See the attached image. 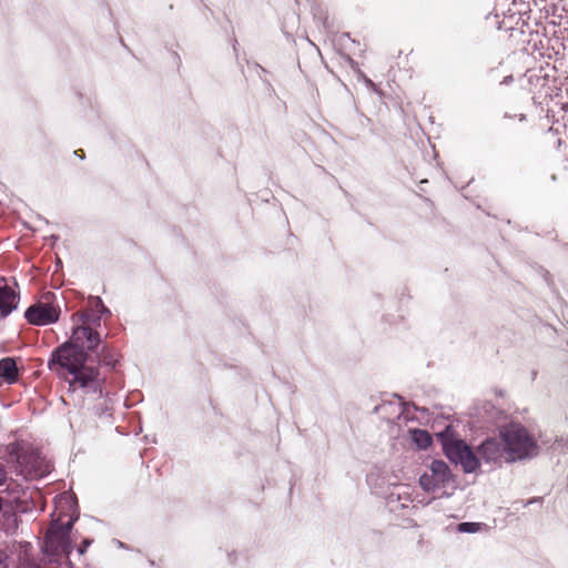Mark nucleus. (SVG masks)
I'll return each instance as SVG.
<instances>
[{
	"label": "nucleus",
	"mask_w": 568,
	"mask_h": 568,
	"mask_svg": "<svg viewBox=\"0 0 568 568\" xmlns=\"http://www.w3.org/2000/svg\"><path fill=\"white\" fill-rule=\"evenodd\" d=\"M60 313V307L47 300L29 306L24 317L29 324L44 326L55 323L59 320Z\"/></svg>",
	"instance_id": "obj_7"
},
{
	"label": "nucleus",
	"mask_w": 568,
	"mask_h": 568,
	"mask_svg": "<svg viewBox=\"0 0 568 568\" xmlns=\"http://www.w3.org/2000/svg\"><path fill=\"white\" fill-rule=\"evenodd\" d=\"M73 321H75L78 325L72 329V335L67 342L90 355V352H93L101 343L99 332L93 328L95 324L100 325V316H95L92 311L88 310L75 313Z\"/></svg>",
	"instance_id": "obj_4"
},
{
	"label": "nucleus",
	"mask_w": 568,
	"mask_h": 568,
	"mask_svg": "<svg viewBox=\"0 0 568 568\" xmlns=\"http://www.w3.org/2000/svg\"><path fill=\"white\" fill-rule=\"evenodd\" d=\"M91 544V541L89 539H85L82 541V545L79 547V554L83 555L87 547Z\"/></svg>",
	"instance_id": "obj_17"
},
{
	"label": "nucleus",
	"mask_w": 568,
	"mask_h": 568,
	"mask_svg": "<svg viewBox=\"0 0 568 568\" xmlns=\"http://www.w3.org/2000/svg\"><path fill=\"white\" fill-rule=\"evenodd\" d=\"M78 152H82V150L74 151V154H78V156H81V153H78Z\"/></svg>",
	"instance_id": "obj_23"
},
{
	"label": "nucleus",
	"mask_w": 568,
	"mask_h": 568,
	"mask_svg": "<svg viewBox=\"0 0 568 568\" xmlns=\"http://www.w3.org/2000/svg\"><path fill=\"white\" fill-rule=\"evenodd\" d=\"M8 460L16 463L20 474L30 476L37 474L39 467L38 454L22 442H13L7 445Z\"/></svg>",
	"instance_id": "obj_5"
},
{
	"label": "nucleus",
	"mask_w": 568,
	"mask_h": 568,
	"mask_svg": "<svg viewBox=\"0 0 568 568\" xmlns=\"http://www.w3.org/2000/svg\"><path fill=\"white\" fill-rule=\"evenodd\" d=\"M499 438L505 444L506 460L531 458L538 454L537 439L519 423H510L499 432Z\"/></svg>",
	"instance_id": "obj_3"
},
{
	"label": "nucleus",
	"mask_w": 568,
	"mask_h": 568,
	"mask_svg": "<svg viewBox=\"0 0 568 568\" xmlns=\"http://www.w3.org/2000/svg\"><path fill=\"white\" fill-rule=\"evenodd\" d=\"M452 478L453 475L448 465L443 460H434L429 466V471L420 476L419 485L425 491L434 493L446 487Z\"/></svg>",
	"instance_id": "obj_6"
},
{
	"label": "nucleus",
	"mask_w": 568,
	"mask_h": 568,
	"mask_svg": "<svg viewBox=\"0 0 568 568\" xmlns=\"http://www.w3.org/2000/svg\"><path fill=\"white\" fill-rule=\"evenodd\" d=\"M18 303V295L9 286H0V317L8 316Z\"/></svg>",
	"instance_id": "obj_9"
},
{
	"label": "nucleus",
	"mask_w": 568,
	"mask_h": 568,
	"mask_svg": "<svg viewBox=\"0 0 568 568\" xmlns=\"http://www.w3.org/2000/svg\"><path fill=\"white\" fill-rule=\"evenodd\" d=\"M75 520L77 518L68 514H59L52 519L44 539L43 568H73L69 555L72 551L70 534Z\"/></svg>",
	"instance_id": "obj_2"
},
{
	"label": "nucleus",
	"mask_w": 568,
	"mask_h": 568,
	"mask_svg": "<svg viewBox=\"0 0 568 568\" xmlns=\"http://www.w3.org/2000/svg\"><path fill=\"white\" fill-rule=\"evenodd\" d=\"M99 363L105 366L115 367L119 358V354L115 348L103 344L101 351L98 354Z\"/></svg>",
	"instance_id": "obj_12"
},
{
	"label": "nucleus",
	"mask_w": 568,
	"mask_h": 568,
	"mask_svg": "<svg viewBox=\"0 0 568 568\" xmlns=\"http://www.w3.org/2000/svg\"><path fill=\"white\" fill-rule=\"evenodd\" d=\"M2 509V499L0 498V510Z\"/></svg>",
	"instance_id": "obj_25"
},
{
	"label": "nucleus",
	"mask_w": 568,
	"mask_h": 568,
	"mask_svg": "<svg viewBox=\"0 0 568 568\" xmlns=\"http://www.w3.org/2000/svg\"><path fill=\"white\" fill-rule=\"evenodd\" d=\"M565 162H566V169H568V146L565 149Z\"/></svg>",
	"instance_id": "obj_21"
},
{
	"label": "nucleus",
	"mask_w": 568,
	"mask_h": 568,
	"mask_svg": "<svg viewBox=\"0 0 568 568\" xmlns=\"http://www.w3.org/2000/svg\"><path fill=\"white\" fill-rule=\"evenodd\" d=\"M467 447H468V445L464 440H460V439L450 440V442L445 443V445H444L446 456L452 462H454L456 464L458 463L462 455L464 454L463 448H467Z\"/></svg>",
	"instance_id": "obj_11"
},
{
	"label": "nucleus",
	"mask_w": 568,
	"mask_h": 568,
	"mask_svg": "<svg viewBox=\"0 0 568 568\" xmlns=\"http://www.w3.org/2000/svg\"><path fill=\"white\" fill-rule=\"evenodd\" d=\"M89 354L64 342L52 351L48 367L62 378L70 392L98 393L102 396L104 377L97 366L88 365Z\"/></svg>",
	"instance_id": "obj_1"
},
{
	"label": "nucleus",
	"mask_w": 568,
	"mask_h": 568,
	"mask_svg": "<svg viewBox=\"0 0 568 568\" xmlns=\"http://www.w3.org/2000/svg\"><path fill=\"white\" fill-rule=\"evenodd\" d=\"M561 109L565 110V111L568 110V103H562L561 104Z\"/></svg>",
	"instance_id": "obj_22"
},
{
	"label": "nucleus",
	"mask_w": 568,
	"mask_h": 568,
	"mask_svg": "<svg viewBox=\"0 0 568 568\" xmlns=\"http://www.w3.org/2000/svg\"><path fill=\"white\" fill-rule=\"evenodd\" d=\"M550 23H552L554 26L566 27L568 24V16H559V20L552 18L550 20Z\"/></svg>",
	"instance_id": "obj_16"
},
{
	"label": "nucleus",
	"mask_w": 568,
	"mask_h": 568,
	"mask_svg": "<svg viewBox=\"0 0 568 568\" xmlns=\"http://www.w3.org/2000/svg\"><path fill=\"white\" fill-rule=\"evenodd\" d=\"M529 81L535 87L536 91H541L540 89H542L547 82L546 77L540 73L531 74Z\"/></svg>",
	"instance_id": "obj_15"
},
{
	"label": "nucleus",
	"mask_w": 568,
	"mask_h": 568,
	"mask_svg": "<svg viewBox=\"0 0 568 568\" xmlns=\"http://www.w3.org/2000/svg\"><path fill=\"white\" fill-rule=\"evenodd\" d=\"M412 438L414 443L422 449H426L432 445V436L427 430L414 429L412 430Z\"/></svg>",
	"instance_id": "obj_14"
},
{
	"label": "nucleus",
	"mask_w": 568,
	"mask_h": 568,
	"mask_svg": "<svg viewBox=\"0 0 568 568\" xmlns=\"http://www.w3.org/2000/svg\"><path fill=\"white\" fill-rule=\"evenodd\" d=\"M479 453L485 459L491 462H498L503 458L506 459L507 456L505 444L501 438H488L480 445Z\"/></svg>",
	"instance_id": "obj_8"
},
{
	"label": "nucleus",
	"mask_w": 568,
	"mask_h": 568,
	"mask_svg": "<svg viewBox=\"0 0 568 568\" xmlns=\"http://www.w3.org/2000/svg\"><path fill=\"white\" fill-rule=\"evenodd\" d=\"M78 152H82V150L74 151V154H78V156H81V153H78Z\"/></svg>",
	"instance_id": "obj_24"
},
{
	"label": "nucleus",
	"mask_w": 568,
	"mask_h": 568,
	"mask_svg": "<svg viewBox=\"0 0 568 568\" xmlns=\"http://www.w3.org/2000/svg\"><path fill=\"white\" fill-rule=\"evenodd\" d=\"M0 377L8 384H13L19 379V369L14 358L4 357L0 359Z\"/></svg>",
	"instance_id": "obj_10"
},
{
	"label": "nucleus",
	"mask_w": 568,
	"mask_h": 568,
	"mask_svg": "<svg viewBox=\"0 0 568 568\" xmlns=\"http://www.w3.org/2000/svg\"><path fill=\"white\" fill-rule=\"evenodd\" d=\"M464 454L462 455L458 463L463 466L466 473H473L479 467V460L475 456L471 448L468 446L467 448H463Z\"/></svg>",
	"instance_id": "obj_13"
},
{
	"label": "nucleus",
	"mask_w": 568,
	"mask_h": 568,
	"mask_svg": "<svg viewBox=\"0 0 568 568\" xmlns=\"http://www.w3.org/2000/svg\"><path fill=\"white\" fill-rule=\"evenodd\" d=\"M7 479V471L2 465H0V485H2Z\"/></svg>",
	"instance_id": "obj_18"
},
{
	"label": "nucleus",
	"mask_w": 568,
	"mask_h": 568,
	"mask_svg": "<svg viewBox=\"0 0 568 568\" xmlns=\"http://www.w3.org/2000/svg\"><path fill=\"white\" fill-rule=\"evenodd\" d=\"M474 524H470V523H463L460 524V530H464V531H473V529H468V526H473Z\"/></svg>",
	"instance_id": "obj_20"
},
{
	"label": "nucleus",
	"mask_w": 568,
	"mask_h": 568,
	"mask_svg": "<svg viewBox=\"0 0 568 568\" xmlns=\"http://www.w3.org/2000/svg\"><path fill=\"white\" fill-rule=\"evenodd\" d=\"M98 306H99V310L98 312L100 314H103V313H109V310L101 303V300L99 298L98 300Z\"/></svg>",
	"instance_id": "obj_19"
}]
</instances>
